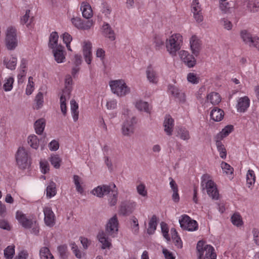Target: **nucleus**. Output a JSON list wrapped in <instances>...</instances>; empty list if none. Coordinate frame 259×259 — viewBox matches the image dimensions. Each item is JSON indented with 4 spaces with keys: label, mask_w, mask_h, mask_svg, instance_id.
<instances>
[{
    "label": "nucleus",
    "mask_w": 259,
    "mask_h": 259,
    "mask_svg": "<svg viewBox=\"0 0 259 259\" xmlns=\"http://www.w3.org/2000/svg\"><path fill=\"white\" fill-rule=\"evenodd\" d=\"M211 118L215 121H221L224 117V111L217 107L214 108L210 112Z\"/></svg>",
    "instance_id": "nucleus-25"
},
{
    "label": "nucleus",
    "mask_w": 259,
    "mask_h": 259,
    "mask_svg": "<svg viewBox=\"0 0 259 259\" xmlns=\"http://www.w3.org/2000/svg\"><path fill=\"white\" fill-rule=\"evenodd\" d=\"M113 186V188L114 190V192L112 193L109 195V197L108 198V202L109 204L111 206H113L116 205L117 201V196L118 192L117 189L115 190L116 186L114 184H112Z\"/></svg>",
    "instance_id": "nucleus-31"
},
{
    "label": "nucleus",
    "mask_w": 259,
    "mask_h": 259,
    "mask_svg": "<svg viewBox=\"0 0 259 259\" xmlns=\"http://www.w3.org/2000/svg\"><path fill=\"white\" fill-rule=\"evenodd\" d=\"M181 59L189 67H193L196 64V60L193 55L187 51L182 50L179 53Z\"/></svg>",
    "instance_id": "nucleus-15"
},
{
    "label": "nucleus",
    "mask_w": 259,
    "mask_h": 259,
    "mask_svg": "<svg viewBox=\"0 0 259 259\" xmlns=\"http://www.w3.org/2000/svg\"><path fill=\"white\" fill-rule=\"evenodd\" d=\"M247 7L248 10L253 13L257 12L259 10L258 3L253 0H249L248 2Z\"/></svg>",
    "instance_id": "nucleus-48"
},
{
    "label": "nucleus",
    "mask_w": 259,
    "mask_h": 259,
    "mask_svg": "<svg viewBox=\"0 0 259 259\" xmlns=\"http://www.w3.org/2000/svg\"><path fill=\"white\" fill-rule=\"evenodd\" d=\"M71 250L77 258L80 259L84 256L85 254L82 253L81 251L78 249L77 246L74 242L71 243Z\"/></svg>",
    "instance_id": "nucleus-50"
},
{
    "label": "nucleus",
    "mask_w": 259,
    "mask_h": 259,
    "mask_svg": "<svg viewBox=\"0 0 259 259\" xmlns=\"http://www.w3.org/2000/svg\"><path fill=\"white\" fill-rule=\"evenodd\" d=\"M70 93L69 89H67V87H66V89L63 91V94L61 96L60 98V105H66V100L67 96L69 97Z\"/></svg>",
    "instance_id": "nucleus-54"
},
{
    "label": "nucleus",
    "mask_w": 259,
    "mask_h": 259,
    "mask_svg": "<svg viewBox=\"0 0 259 259\" xmlns=\"http://www.w3.org/2000/svg\"><path fill=\"white\" fill-rule=\"evenodd\" d=\"M99 7L100 11L105 16H108L109 14H110L111 12V9L107 2H102Z\"/></svg>",
    "instance_id": "nucleus-43"
},
{
    "label": "nucleus",
    "mask_w": 259,
    "mask_h": 259,
    "mask_svg": "<svg viewBox=\"0 0 259 259\" xmlns=\"http://www.w3.org/2000/svg\"><path fill=\"white\" fill-rule=\"evenodd\" d=\"M6 81V82L3 85L4 89L6 92L10 91L12 89L14 79L13 77H10Z\"/></svg>",
    "instance_id": "nucleus-52"
},
{
    "label": "nucleus",
    "mask_w": 259,
    "mask_h": 259,
    "mask_svg": "<svg viewBox=\"0 0 259 259\" xmlns=\"http://www.w3.org/2000/svg\"><path fill=\"white\" fill-rule=\"evenodd\" d=\"M233 126L231 125L226 126L215 137V139L222 140L223 138L229 135L233 131Z\"/></svg>",
    "instance_id": "nucleus-33"
},
{
    "label": "nucleus",
    "mask_w": 259,
    "mask_h": 259,
    "mask_svg": "<svg viewBox=\"0 0 259 259\" xmlns=\"http://www.w3.org/2000/svg\"><path fill=\"white\" fill-rule=\"evenodd\" d=\"M199 259H216L217 254L214 248L210 245L205 244V242L200 240L196 246Z\"/></svg>",
    "instance_id": "nucleus-2"
},
{
    "label": "nucleus",
    "mask_w": 259,
    "mask_h": 259,
    "mask_svg": "<svg viewBox=\"0 0 259 259\" xmlns=\"http://www.w3.org/2000/svg\"><path fill=\"white\" fill-rule=\"evenodd\" d=\"M16 218L19 223L25 228L29 229L32 227L33 222L31 219H28L25 214L20 211H17Z\"/></svg>",
    "instance_id": "nucleus-14"
},
{
    "label": "nucleus",
    "mask_w": 259,
    "mask_h": 259,
    "mask_svg": "<svg viewBox=\"0 0 259 259\" xmlns=\"http://www.w3.org/2000/svg\"><path fill=\"white\" fill-rule=\"evenodd\" d=\"M4 64L6 66L8 69L14 70L15 69L17 64V59L15 57H12L9 60L5 59L4 60Z\"/></svg>",
    "instance_id": "nucleus-42"
},
{
    "label": "nucleus",
    "mask_w": 259,
    "mask_h": 259,
    "mask_svg": "<svg viewBox=\"0 0 259 259\" xmlns=\"http://www.w3.org/2000/svg\"><path fill=\"white\" fill-rule=\"evenodd\" d=\"M221 22L223 25L224 28L228 30H230L232 28V24L231 21L226 19H223L221 20Z\"/></svg>",
    "instance_id": "nucleus-62"
},
{
    "label": "nucleus",
    "mask_w": 259,
    "mask_h": 259,
    "mask_svg": "<svg viewBox=\"0 0 259 259\" xmlns=\"http://www.w3.org/2000/svg\"><path fill=\"white\" fill-rule=\"evenodd\" d=\"M217 149L220 153V157L223 159H225L227 156V151L224 145L221 142V140L217 139L215 140Z\"/></svg>",
    "instance_id": "nucleus-35"
},
{
    "label": "nucleus",
    "mask_w": 259,
    "mask_h": 259,
    "mask_svg": "<svg viewBox=\"0 0 259 259\" xmlns=\"http://www.w3.org/2000/svg\"><path fill=\"white\" fill-rule=\"evenodd\" d=\"M14 248V246L10 245L4 250V256L6 259H12L15 253Z\"/></svg>",
    "instance_id": "nucleus-45"
},
{
    "label": "nucleus",
    "mask_w": 259,
    "mask_h": 259,
    "mask_svg": "<svg viewBox=\"0 0 259 259\" xmlns=\"http://www.w3.org/2000/svg\"><path fill=\"white\" fill-rule=\"evenodd\" d=\"M34 125L36 133L38 135H41L43 133L46 125L45 119L40 118L37 120L35 122Z\"/></svg>",
    "instance_id": "nucleus-28"
},
{
    "label": "nucleus",
    "mask_w": 259,
    "mask_h": 259,
    "mask_svg": "<svg viewBox=\"0 0 259 259\" xmlns=\"http://www.w3.org/2000/svg\"><path fill=\"white\" fill-rule=\"evenodd\" d=\"M231 220L232 224L237 227L241 226L243 224V221L242 220L241 217L239 213H234L232 216Z\"/></svg>",
    "instance_id": "nucleus-44"
},
{
    "label": "nucleus",
    "mask_w": 259,
    "mask_h": 259,
    "mask_svg": "<svg viewBox=\"0 0 259 259\" xmlns=\"http://www.w3.org/2000/svg\"><path fill=\"white\" fill-rule=\"evenodd\" d=\"M255 180V177L254 171L252 170H248L246 175V183L249 188L254 184Z\"/></svg>",
    "instance_id": "nucleus-40"
},
{
    "label": "nucleus",
    "mask_w": 259,
    "mask_h": 259,
    "mask_svg": "<svg viewBox=\"0 0 259 259\" xmlns=\"http://www.w3.org/2000/svg\"><path fill=\"white\" fill-rule=\"evenodd\" d=\"M177 136L183 140H188L190 138L189 131L185 128L182 127L178 128Z\"/></svg>",
    "instance_id": "nucleus-36"
},
{
    "label": "nucleus",
    "mask_w": 259,
    "mask_h": 259,
    "mask_svg": "<svg viewBox=\"0 0 259 259\" xmlns=\"http://www.w3.org/2000/svg\"><path fill=\"white\" fill-rule=\"evenodd\" d=\"M46 191L48 197L51 198L54 196L56 194V184L53 182H51L47 187Z\"/></svg>",
    "instance_id": "nucleus-39"
},
{
    "label": "nucleus",
    "mask_w": 259,
    "mask_h": 259,
    "mask_svg": "<svg viewBox=\"0 0 259 259\" xmlns=\"http://www.w3.org/2000/svg\"><path fill=\"white\" fill-rule=\"evenodd\" d=\"M44 213L45 215V222L46 224L49 227H52L55 225V214L52 209L49 207H46L44 208Z\"/></svg>",
    "instance_id": "nucleus-17"
},
{
    "label": "nucleus",
    "mask_w": 259,
    "mask_h": 259,
    "mask_svg": "<svg viewBox=\"0 0 259 259\" xmlns=\"http://www.w3.org/2000/svg\"><path fill=\"white\" fill-rule=\"evenodd\" d=\"M205 188L207 190V193L213 199L217 200L219 197V191L214 182L211 180H208L205 183Z\"/></svg>",
    "instance_id": "nucleus-12"
},
{
    "label": "nucleus",
    "mask_w": 259,
    "mask_h": 259,
    "mask_svg": "<svg viewBox=\"0 0 259 259\" xmlns=\"http://www.w3.org/2000/svg\"><path fill=\"white\" fill-rule=\"evenodd\" d=\"M40 259H55L50 249L47 247H42L39 250Z\"/></svg>",
    "instance_id": "nucleus-32"
},
{
    "label": "nucleus",
    "mask_w": 259,
    "mask_h": 259,
    "mask_svg": "<svg viewBox=\"0 0 259 259\" xmlns=\"http://www.w3.org/2000/svg\"><path fill=\"white\" fill-rule=\"evenodd\" d=\"M160 226L163 236L167 241H169L170 239L168 234V229L167 224L162 222L161 223Z\"/></svg>",
    "instance_id": "nucleus-53"
},
{
    "label": "nucleus",
    "mask_w": 259,
    "mask_h": 259,
    "mask_svg": "<svg viewBox=\"0 0 259 259\" xmlns=\"http://www.w3.org/2000/svg\"><path fill=\"white\" fill-rule=\"evenodd\" d=\"M220 7L222 11L224 13H230L232 9L230 7L229 3L227 2H221Z\"/></svg>",
    "instance_id": "nucleus-56"
},
{
    "label": "nucleus",
    "mask_w": 259,
    "mask_h": 259,
    "mask_svg": "<svg viewBox=\"0 0 259 259\" xmlns=\"http://www.w3.org/2000/svg\"><path fill=\"white\" fill-rule=\"evenodd\" d=\"M72 24L79 29L88 30L93 25L92 20L83 21L80 18L75 17L71 19Z\"/></svg>",
    "instance_id": "nucleus-13"
},
{
    "label": "nucleus",
    "mask_w": 259,
    "mask_h": 259,
    "mask_svg": "<svg viewBox=\"0 0 259 259\" xmlns=\"http://www.w3.org/2000/svg\"><path fill=\"white\" fill-rule=\"evenodd\" d=\"M136 203L130 200H125L121 202L119 212L123 215H128L135 209Z\"/></svg>",
    "instance_id": "nucleus-11"
},
{
    "label": "nucleus",
    "mask_w": 259,
    "mask_h": 259,
    "mask_svg": "<svg viewBox=\"0 0 259 259\" xmlns=\"http://www.w3.org/2000/svg\"><path fill=\"white\" fill-rule=\"evenodd\" d=\"M136 122V118L134 116L130 119H126L124 122L122 127V134L126 136H130L132 135L134 132V124Z\"/></svg>",
    "instance_id": "nucleus-10"
},
{
    "label": "nucleus",
    "mask_w": 259,
    "mask_h": 259,
    "mask_svg": "<svg viewBox=\"0 0 259 259\" xmlns=\"http://www.w3.org/2000/svg\"><path fill=\"white\" fill-rule=\"evenodd\" d=\"M221 167L227 174H232L233 173V168L225 162L223 161L221 163Z\"/></svg>",
    "instance_id": "nucleus-55"
},
{
    "label": "nucleus",
    "mask_w": 259,
    "mask_h": 259,
    "mask_svg": "<svg viewBox=\"0 0 259 259\" xmlns=\"http://www.w3.org/2000/svg\"><path fill=\"white\" fill-rule=\"evenodd\" d=\"M40 166L44 174H46L49 170V163L47 161H40Z\"/></svg>",
    "instance_id": "nucleus-63"
},
{
    "label": "nucleus",
    "mask_w": 259,
    "mask_h": 259,
    "mask_svg": "<svg viewBox=\"0 0 259 259\" xmlns=\"http://www.w3.org/2000/svg\"><path fill=\"white\" fill-rule=\"evenodd\" d=\"M200 79V77L193 72H190L187 75L188 81L193 84L198 83Z\"/></svg>",
    "instance_id": "nucleus-49"
},
{
    "label": "nucleus",
    "mask_w": 259,
    "mask_h": 259,
    "mask_svg": "<svg viewBox=\"0 0 259 259\" xmlns=\"http://www.w3.org/2000/svg\"><path fill=\"white\" fill-rule=\"evenodd\" d=\"M207 100L209 101L212 105H217L221 102V98L219 93L211 92L207 95Z\"/></svg>",
    "instance_id": "nucleus-29"
},
{
    "label": "nucleus",
    "mask_w": 259,
    "mask_h": 259,
    "mask_svg": "<svg viewBox=\"0 0 259 259\" xmlns=\"http://www.w3.org/2000/svg\"><path fill=\"white\" fill-rule=\"evenodd\" d=\"M102 28L103 33L105 37H108L111 41H113L115 39L114 31L108 23H105Z\"/></svg>",
    "instance_id": "nucleus-24"
},
{
    "label": "nucleus",
    "mask_w": 259,
    "mask_h": 259,
    "mask_svg": "<svg viewBox=\"0 0 259 259\" xmlns=\"http://www.w3.org/2000/svg\"><path fill=\"white\" fill-rule=\"evenodd\" d=\"M48 146L51 151H56L59 149V144L58 141L54 140L49 143Z\"/></svg>",
    "instance_id": "nucleus-59"
},
{
    "label": "nucleus",
    "mask_w": 259,
    "mask_h": 259,
    "mask_svg": "<svg viewBox=\"0 0 259 259\" xmlns=\"http://www.w3.org/2000/svg\"><path fill=\"white\" fill-rule=\"evenodd\" d=\"M58 38L59 35L57 32L54 31L51 33L48 44L50 48L54 50L60 45L58 44Z\"/></svg>",
    "instance_id": "nucleus-27"
},
{
    "label": "nucleus",
    "mask_w": 259,
    "mask_h": 259,
    "mask_svg": "<svg viewBox=\"0 0 259 259\" xmlns=\"http://www.w3.org/2000/svg\"><path fill=\"white\" fill-rule=\"evenodd\" d=\"M71 110L73 120L76 122L78 119V105L74 100L70 101Z\"/></svg>",
    "instance_id": "nucleus-30"
},
{
    "label": "nucleus",
    "mask_w": 259,
    "mask_h": 259,
    "mask_svg": "<svg viewBox=\"0 0 259 259\" xmlns=\"http://www.w3.org/2000/svg\"><path fill=\"white\" fill-rule=\"evenodd\" d=\"M17 164L21 169H25L30 164L27 151L24 147H19L16 154Z\"/></svg>",
    "instance_id": "nucleus-4"
},
{
    "label": "nucleus",
    "mask_w": 259,
    "mask_h": 259,
    "mask_svg": "<svg viewBox=\"0 0 259 259\" xmlns=\"http://www.w3.org/2000/svg\"><path fill=\"white\" fill-rule=\"evenodd\" d=\"M146 75L148 80L151 83L156 84L158 82V78L157 74L151 65L148 66L147 68Z\"/></svg>",
    "instance_id": "nucleus-23"
},
{
    "label": "nucleus",
    "mask_w": 259,
    "mask_h": 259,
    "mask_svg": "<svg viewBox=\"0 0 259 259\" xmlns=\"http://www.w3.org/2000/svg\"><path fill=\"white\" fill-rule=\"evenodd\" d=\"M240 36L243 42L250 47H254L259 51V37H252L251 34L246 30L240 31Z\"/></svg>",
    "instance_id": "nucleus-6"
},
{
    "label": "nucleus",
    "mask_w": 259,
    "mask_h": 259,
    "mask_svg": "<svg viewBox=\"0 0 259 259\" xmlns=\"http://www.w3.org/2000/svg\"><path fill=\"white\" fill-rule=\"evenodd\" d=\"M84 46L83 47V54L85 62L90 64L92 61V44L88 41L84 42Z\"/></svg>",
    "instance_id": "nucleus-21"
},
{
    "label": "nucleus",
    "mask_w": 259,
    "mask_h": 259,
    "mask_svg": "<svg viewBox=\"0 0 259 259\" xmlns=\"http://www.w3.org/2000/svg\"><path fill=\"white\" fill-rule=\"evenodd\" d=\"M168 89L171 95H172L178 101L182 103H185L186 101V96L184 92L174 85H169Z\"/></svg>",
    "instance_id": "nucleus-16"
},
{
    "label": "nucleus",
    "mask_w": 259,
    "mask_h": 259,
    "mask_svg": "<svg viewBox=\"0 0 259 259\" xmlns=\"http://www.w3.org/2000/svg\"><path fill=\"white\" fill-rule=\"evenodd\" d=\"M136 107L140 111H144L147 113H150V109L149 107L148 102L142 100H139L136 102Z\"/></svg>",
    "instance_id": "nucleus-34"
},
{
    "label": "nucleus",
    "mask_w": 259,
    "mask_h": 259,
    "mask_svg": "<svg viewBox=\"0 0 259 259\" xmlns=\"http://www.w3.org/2000/svg\"><path fill=\"white\" fill-rule=\"evenodd\" d=\"M163 126L164 132L168 136L171 135L174 126V120L170 115H167L165 116Z\"/></svg>",
    "instance_id": "nucleus-20"
},
{
    "label": "nucleus",
    "mask_w": 259,
    "mask_h": 259,
    "mask_svg": "<svg viewBox=\"0 0 259 259\" xmlns=\"http://www.w3.org/2000/svg\"><path fill=\"white\" fill-rule=\"evenodd\" d=\"M179 223L182 229L189 231H195L198 229L197 222L186 214L182 215V219L179 220Z\"/></svg>",
    "instance_id": "nucleus-8"
},
{
    "label": "nucleus",
    "mask_w": 259,
    "mask_h": 259,
    "mask_svg": "<svg viewBox=\"0 0 259 259\" xmlns=\"http://www.w3.org/2000/svg\"><path fill=\"white\" fill-rule=\"evenodd\" d=\"M157 217L153 215L149 223V228L147 230V233L149 234H152L156 229L157 227Z\"/></svg>",
    "instance_id": "nucleus-37"
},
{
    "label": "nucleus",
    "mask_w": 259,
    "mask_h": 259,
    "mask_svg": "<svg viewBox=\"0 0 259 259\" xmlns=\"http://www.w3.org/2000/svg\"><path fill=\"white\" fill-rule=\"evenodd\" d=\"M253 240L257 245L259 246V232L255 229L252 230Z\"/></svg>",
    "instance_id": "nucleus-64"
},
{
    "label": "nucleus",
    "mask_w": 259,
    "mask_h": 259,
    "mask_svg": "<svg viewBox=\"0 0 259 259\" xmlns=\"http://www.w3.org/2000/svg\"><path fill=\"white\" fill-rule=\"evenodd\" d=\"M53 53L56 61L57 63H62L65 59L64 54V47L59 45L56 49L53 50Z\"/></svg>",
    "instance_id": "nucleus-22"
},
{
    "label": "nucleus",
    "mask_w": 259,
    "mask_h": 259,
    "mask_svg": "<svg viewBox=\"0 0 259 259\" xmlns=\"http://www.w3.org/2000/svg\"><path fill=\"white\" fill-rule=\"evenodd\" d=\"M57 250L61 259H67L68 258V252L66 245H62L58 246Z\"/></svg>",
    "instance_id": "nucleus-38"
},
{
    "label": "nucleus",
    "mask_w": 259,
    "mask_h": 259,
    "mask_svg": "<svg viewBox=\"0 0 259 259\" xmlns=\"http://www.w3.org/2000/svg\"><path fill=\"white\" fill-rule=\"evenodd\" d=\"M63 41L66 45H68V44H70L71 41L72 40V37L70 34L67 32L64 33L62 35Z\"/></svg>",
    "instance_id": "nucleus-60"
},
{
    "label": "nucleus",
    "mask_w": 259,
    "mask_h": 259,
    "mask_svg": "<svg viewBox=\"0 0 259 259\" xmlns=\"http://www.w3.org/2000/svg\"><path fill=\"white\" fill-rule=\"evenodd\" d=\"M154 43L155 47L156 50H159L164 46V40L160 36H156L155 37Z\"/></svg>",
    "instance_id": "nucleus-57"
},
{
    "label": "nucleus",
    "mask_w": 259,
    "mask_h": 259,
    "mask_svg": "<svg viewBox=\"0 0 259 259\" xmlns=\"http://www.w3.org/2000/svg\"><path fill=\"white\" fill-rule=\"evenodd\" d=\"M138 193L143 196H145L147 195V193L146 190H145V186L144 184H140L138 185L137 187Z\"/></svg>",
    "instance_id": "nucleus-61"
},
{
    "label": "nucleus",
    "mask_w": 259,
    "mask_h": 259,
    "mask_svg": "<svg viewBox=\"0 0 259 259\" xmlns=\"http://www.w3.org/2000/svg\"><path fill=\"white\" fill-rule=\"evenodd\" d=\"M28 143L33 149H37L39 145V140L35 135H32L28 137Z\"/></svg>",
    "instance_id": "nucleus-41"
},
{
    "label": "nucleus",
    "mask_w": 259,
    "mask_h": 259,
    "mask_svg": "<svg viewBox=\"0 0 259 259\" xmlns=\"http://www.w3.org/2000/svg\"><path fill=\"white\" fill-rule=\"evenodd\" d=\"M190 44L192 53L195 56H197L201 48V41L195 35H194L190 38Z\"/></svg>",
    "instance_id": "nucleus-19"
},
{
    "label": "nucleus",
    "mask_w": 259,
    "mask_h": 259,
    "mask_svg": "<svg viewBox=\"0 0 259 259\" xmlns=\"http://www.w3.org/2000/svg\"><path fill=\"white\" fill-rule=\"evenodd\" d=\"M6 44L8 49L14 50L17 46L16 29L13 27H9L7 29Z\"/></svg>",
    "instance_id": "nucleus-7"
},
{
    "label": "nucleus",
    "mask_w": 259,
    "mask_h": 259,
    "mask_svg": "<svg viewBox=\"0 0 259 259\" xmlns=\"http://www.w3.org/2000/svg\"><path fill=\"white\" fill-rule=\"evenodd\" d=\"M118 222L116 215L113 216L108 221L106 225L105 232H99L97 238L102 244V248L109 249L111 246V240L109 236L114 237L118 232Z\"/></svg>",
    "instance_id": "nucleus-1"
},
{
    "label": "nucleus",
    "mask_w": 259,
    "mask_h": 259,
    "mask_svg": "<svg viewBox=\"0 0 259 259\" xmlns=\"http://www.w3.org/2000/svg\"><path fill=\"white\" fill-rule=\"evenodd\" d=\"M183 42V37L180 34L172 35L169 39L166 40V48L167 51L172 56H175L176 52L181 48Z\"/></svg>",
    "instance_id": "nucleus-3"
},
{
    "label": "nucleus",
    "mask_w": 259,
    "mask_h": 259,
    "mask_svg": "<svg viewBox=\"0 0 259 259\" xmlns=\"http://www.w3.org/2000/svg\"><path fill=\"white\" fill-rule=\"evenodd\" d=\"M61 161V159L58 155H53L51 156L50 162L55 168H59Z\"/></svg>",
    "instance_id": "nucleus-47"
},
{
    "label": "nucleus",
    "mask_w": 259,
    "mask_h": 259,
    "mask_svg": "<svg viewBox=\"0 0 259 259\" xmlns=\"http://www.w3.org/2000/svg\"><path fill=\"white\" fill-rule=\"evenodd\" d=\"M30 10H27L26 11L25 14L21 18V23L23 25L26 24L27 26H28L29 25H30V23L31 22V19L32 18L30 19H29L30 17Z\"/></svg>",
    "instance_id": "nucleus-51"
},
{
    "label": "nucleus",
    "mask_w": 259,
    "mask_h": 259,
    "mask_svg": "<svg viewBox=\"0 0 259 259\" xmlns=\"http://www.w3.org/2000/svg\"><path fill=\"white\" fill-rule=\"evenodd\" d=\"M35 101L36 104L35 108L36 109H39L42 107L44 103L43 94L41 92H39L36 95L35 98Z\"/></svg>",
    "instance_id": "nucleus-46"
},
{
    "label": "nucleus",
    "mask_w": 259,
    "mask_h": 259,
    "mask_svg": "<svg viewBox=\"0 0 259 259\" xmlns=\"http://www.w3.org/2000/svg\"><path fill=\"white\" fill-rule=\"evenodd\" d=\"M191 8L192 12H195L197 11L199 12H201L202 11L198 0H193Z\"/></svg>",
    "instance_id": "nucleus-58"
},
{
    "label": "nucleus",
    "mask_w": 259,
    "mask_h": 259,
    "mask_svg": "<svg viewBox=\"0 0 259 259\" xmlns=\"http://www.w3.org/2000/svg\"><path fill=\"white\" fill-rule=\"evenodd\" d=\"M80 10L82 11V16L87 19L93 16V11L89 4L82 3L80 6Z\"/></svg>",
    "instance_id": "nucleus-26"
},
{
    "label": "nucleus",
    "mask_w": 259,
    "mask_h": 259,
    "mask_svg": "<svg viewBox=\"0 0 259 259\" xmlns=\"http://www.w3.org/2000/svg\"><path fill=\"white\" fill-rule=\"evenodd\" d=\"M110 192H114L112 184L111 185H102L98 186L92 191V193L94 195L99 198H102L105 195L110 194Z\"/></svg>",
    "instance_id": "nucleus-9"
},
{
    "label": "nucleus",
    "mask_w": 259,
    "mask_h": 259,
    "mask_svg": "<svg viewBox=\"0 0 259 259\" xmlns=\"http://www.w3.org/2000/svg\"><path fill=\"white\" fill-rule=\"evenodd\" d=\"M109 84L112 92L118 96H125L130 92V88L122 80L111 81Z\"/></svg>",
    "instance_id": "nucleus-5"
},
{
    "label": "nucleus",
    "mask_w": 259,
    "mask_h": 259,
    "mask_svg": "<svg viewBox=\"0 0 259 259\" xmlns=\"http://www.w3.org/2000/svg\"><path fill=\"white\" fill-rule=\"evenodd\" d=\"M250 100L247 96H244L239 98L236 108L239 112H245L249 107Z\"/></svg>",
    "instance_id": "nucleus-18"
}]
</instances>
